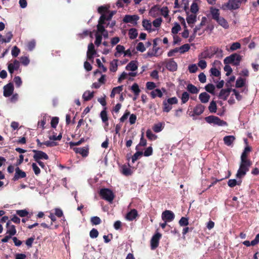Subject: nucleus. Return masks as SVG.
Segmentation results:
<instances>
[{"label":"nucleus","instance_id":"nucleus-62","mask_svg":"<svg viewBox=\"0 0 259 259\" xmlns=\"http://www.w3.org/2000/svg\"><path fill=\"white\" fill-rule=\"evenodd\" d=\"M100 116L103 122H106L108 121V118L107 112L105 110H103L101 111L100 113Z\"/></svg>","mask_w":259,"mask_h":259},{"label":"nucleus","instance_id":"nucleus-40","mask_svg":"<svg viewBox=\"0 0 259 259\" xmlns=\"http://www.w3.org/2000/svg\"><path fill=\"white\" fill-rule=\"evenodd\" d=\"M190 49V46L188 44H186L178 48L179 52L181 54H184L185 53L188 52Z\"/></svg>","mask_w":259,"mask_h":259},{"label":"nucleus","instance_id":"nucleus-23","mask_svg":"<svg viewBox=\"0 0 259 259\" xmlns=\"http://www.w3.org/2000/svg\"><path fill=\"white\" fill-rule=\"evenodd\" d=\"M162 20L160 18H158L153 21L152 23L153 29H154V31H157L160 27Z\"/></svg>","mask_w":259,"mask_h":259},{"label":"nucleus","instance_id":"nucleus-56","mask_svg":"<svg viewBox=\"0 0 259 259\" xmlns=\"http://www.w3.org/2000/svg\"><path fill=\"white\" fill-rule=\"evenodd\" d=\"M135 53L134 49L130 48L127 50H124L123 57H131Z\"/></svg>","mask_w":259,"mask_h":259},{"label":"nucleus","instance_id":"nucleus-27","mask_svg":"<svg viewBox=\"0 0 259 259\" xmlns=\"http://www.w3.org/2000/svg\"><path fill=\"white\" fill-rule=\"evenodd\" d=\"M137 215V211L136 209H133L131 210V211H130L128 213H127L126 216V219L128 221H133L136 218Z\"/></svg>","mask_w":259,"mask_h":259},{"label":"nucleus","instance_id":"nucleus-10","mask_svg":"<svg viewBox=\"0 0 259 259\" xmlns=\"http://www.w3.org/2000/svg\"><path fill=\"white\" fill-rule=\"evenodd\" d=\"M162 219L165 222H171L175 218L174 213L170 210H165L161 215Z\"/></svg>","mask_w":259,"mask_h":259},{"label":"nucleus","instance_id":"nucleus-13","mask_svg":"<svg viewBox=\"0 0 259 259\" xmlns=\"http://www.w3.org/2000/svg\"><path fill=\"white\" fill-rule=\"evenodd\" d=\"M33 152L35 153L33 158L36 161H38L41 159H48L49 158L47 154L42 151L33 150Z\"/></svg>","mask_w":259,"mask_h":259},{"label":"nucleus","instance_id":"nucleus-8","mask_svg":"<svg viewBox=\"0 0 259 259\" xmlns=\"http://www.w3.org/2000/svg\"><path fill=\"white\" fill-rule=\"evenodd\" d=\"M140 17L137 15H126L124 17L123 21L124 23H130L133 25L136 26L137 25L138 21Z\"/></svg>","mask_w":259,"mask_h":259},{"label":"nucleus","instance_id":"nucleus-61","mask_svg":"<svg viewBox=\"0 0 259 259\" xmlns=\"http://www.w3.org/2000/svg\"><path fill=\"white\" fill-rule=\"evenodd\" d=\"M143 154L142 152L138 151L132 157V161L134 163Z\"/></svg>","mask_w":259,"mask_h":259},{"label":"nucleus","instance_id":"nucleus-2","mask_svg":"<svg viewBox=\"0 0 259 259\" xmlns=\"http://www.w3.org/2000/svg\"><path fill=\"white\" fill-rule=\"evenodd\" d=\"M251 165V161H241L239 168L236 174L237 178L241 179L243 177L249 170Z\"/></svg>","mask_w":259,"mask_h":259},{"label":"nucleus","instance_id":"nucleus-48","mask_svg":"<svg viewBox=\"0 0 259 259\" xmlns=\"http://www.w3.org/2000/svg\"><path fill=\"white\" fill-rule=\"evenodd\" d=\"M146 136L150 140H155L157 138V136L154 134L150 130L147 131Z\"/></svg>","mask_w":259,"mask_h":259},{"label":"nucleus","instance_id":"nucleus-6","mask_svg":"<svg viewBox=\"0 0 259 259\" xmlns=\"http://www.w3.org/2000/svg\"><path fill=\"white\" fill-rule=\"evenodd\" d=\"M205 120L207 123L209 124H213L219 126H225L227 125L226 122L222 120L218 117L213 115L206 117Z\"/></svg>","mask_w":259,"mask_h":259},{"label":"nucleus","instance_id":"nucleus-39","mask_svg":"<svg viewBox=\"0 0 259 259\" xmlns=\"http://www.w3.org/2000/svg\"><path fill=\"white\" fill-rule=\"evenodd\" d=\"M94 96V92L89 91H85L82 95V98L84 101H89L91 100Z\"/></svg>","mask_w":259,"mask_h":259},{"label":"nucleus","instance_id":"nucleus-53","mask_svg":"<svg viewBox=\"0 0 259 259\" xmlns=\"http://www.w3.org/2000/svg\"><path fill=\"white\" fill-rule=\"evenodd\" d=\"M91 222L93 225H97L101 223V220L98 217H93L91 219Z\"/></svg>","mask_w":259,"mask_h":259},{"label":"nucleus","instance_id":"nucleus-4","mask_svg":"<svg viewBox=\"0 0 259 259\" xmlns=\"http://www.w3.org/2000/svg\"><path fill=\"white\" fill-rule=\"evenodd\" d=\"M178 103V99L174 97L168 98L163 101V111L164 112H169L172 109V105L177 104Z\"/></svg>","mask_w":259,"mask_h":259},{"label":"nucleus","instance_id":"nucleus-12","mask_svg":"<svg viewBox=\"0 0 259 259\" xmlns=\"http://www.w3.org/2000/svg\"><path fill=\"white\" fill-rule=\"evenodd\" d=\"M20 62L17 60H13L12 62L8 64V69L9 72L12 74L15 70H17L20 67Z\"/></svg>","mask_w":259,"mask_h":259},{"label":"nucleus","instance_id":"nucleus-51","mask_svg":"<svg viewBox=\"0 0 259 259\" xmlns=\"http://www.w3.org/2000/svg\"><path fill=\"white\" fill-rule=\"evenodd\" d=\"M20 53V50L17 46H14L11 51V54L13 57H17Z\"/></svg>","mask_w":259,"mask_h":259},{"label":"nucleus","instance_id":"nucleus-3","mask_svg":"<svg viewBox=\"0 0 259 259\" xmlns=\"http://www.w3.org/2000/svg\"><path fill=\"white\" fill-rule=\"evenodd\" d=\"M247 0H229L228 2L223 4L222 9L226 10H236L239 8L241 4Z\"/></svg>","mask_w":259,"mask_h":259},{"label":"nucleus","instance_id":"nucleus-46","mask_svg":"<svg viewBox=\"0 0 259 259\" xmlns=\"http://www.w3.org/2000/svg\"><path fill=\"white\" fill-rule=\"evenodd\" d=\"M117 60H113L110 64V70L111 71L115 72L117 69Z\"/></svg>","mask_w":259,"mask_h":259},{"label":"nucleus","instance_id":"nucleus-26","mask_svg":"<svg viewBox=\"0 0 259 259\" xmlns=\"http://www.w3.org/2000/svg\"><path fill=\"white\" fill-rule=\"evenodd\" d=\"M210 98V96L206 92L202 93L199 96V99L202 103H207Z\"/></svg>","mask_w":259,"mask_h":259},{"label":"nucleus","instance_id":"nucleus-7","mask_svg":"<svg viewBox=\"0 0 259 259\" xmlns=\"http://www.w3.org/2000/svg\"><path fill=\"white\" fill-rule=\"evenodd\" d=\"M100 194L103 199L111 202L114 198V194L112 191L108 189H102L100 191Z\"/></svg>","mask_w":259,"mask_h":259},{"label":"nucleus","instance_id":"nucleus-41","mask_svg":"<svg viewBox=\"0 0 259 259\" xmlns=\"http://www.w3.org/2000/svg\"><path fill=\"white\" fill-rule=\"evenodd\" d=\"M187 89L192 94H197L199 91V89L192 84H189L187 87Z\"/></svg>","mask_w":259,"mask_h":259},{"label":"nucleus","instance_id":"nucleus-60","mask_svg":"<svg viewBox=\"0 0 259 259\" xmlns=\"http://www.w3.org/2000/svg\"><path fill=\"white\" fill-rule=\"evenodd\" d=\"M99 235L98 231L96 229H93L90 232V236L91 238H96Z\"/></svg>","mask_w":259,"mask_h":259},{"label":"nucleus","instance_id":"nucleus-50","mask_svg":"<svg viewBox=\"0 0 259 259\" xmlns=\"http://www.w3.org/2000/svg\"><path fill=\"white\" fill-rule=\"evenodd\" d=\"M181 30V26L178 23H175L171 29V33L176 35Z\"/></svg>","mask_w":259,"mask_h":259},{"label":"nucleus","instance_id":"nucleus-47","mask_svg":"<svg viewBox=\"0 0 259 259\" xmlns=\"http://www.w3.org/2000/svg\"><path fill=\"white\" fill-rule=\"evenodd\" d=\"M159 49V48L158 47H153L152 52H148L146 55L148 57L157 56V52Z\"/></svg>","mask_w":259,"mask_h":259},{"label":"nucleus","instance_id":"nucleus-54","mask_svg":"<svg viewBox=\"0 0 259 259\" xmlns=\"http://www.w3.org/2000/svg\"><path fill=\"white\" fill-rule=\"evenodd\" d=\"M189 94L186 92H184L182 94V97H181V100H182V103L183 104L186 103L189 100Z\"/></svg>","mask_w":259,"mask_h":259},{"label":"nucleus","instance_id":"nucleus-17","mask_svg":"<svg viewBox=\"0 0 259 259\" xmlns=\"http://www.w3.org/2000/svg\"><path fill=\"white\" fill-rule=\"evenodd\" d=\"M74 151L81 155L83 157H87L89 154V147L88 146L82 148H74Z\"/></svg>","mask_w":259,"mask_h":259},{"label":"nucleus","instance_id":"nucleus-35","mask_svg":"<svg viewBox=\"0 0 259 259\" xmlns=\"http://www.w3.org/2000/svg\"><path fill=\"white\" fill-rule=\"evenodd\" d=\"M123 90V85H120L114 88L110 94L111 98H114L115 95L119 94Z\"/></svg>","mask_w":259,"mask_h":259},{"label":"nucleus","instance_id":"nucleus-36","mask_svg":"<svg viewBox=\"0 0 259 259\" xmlns=\"http://www.w3.org/2000/svg\"><path fill=\"white\" fill-rule=\"evenodd\" d=\"M164 126V123L162 122H158L155 123L153 126V130L155 133H159L161 132Z\"/></svg>","mask_w":259,"mask_h":259},{"label":"nucleus","instance_id":"nucleus-1","mask_svg":"<svg viewBox=\"0 0 259 259\" xmlns=\"http://www.w3.org/2000/svg\"><path fill=\"white\" fill-rule=\"evenodd\" d=\"M105 17L104 15L101 16L98 24L97 25V31L96 33V40L95 42V45L98 47L101 44L102 36L105 38L108 37V32L105 30V26H104Z\"/></svg>","mask_w":259,"mask_h":259},{"label":"nucleus","instance_id":"nucleus-24","mask_svg":"<svg viewBox=\"0 0 259 259\" xmlns=\"http://www.w3.org/2000/svg\"><path fill=\"white\" fill-rule=\"evenodd\" d=\"M149 15L152 17H156L160 15V8L155 6L153 7L149 11Z\"/></svg>","mask_w":259,"mask_h":259},{"label":"nucleus","instance_id":"nucleus-31","mask_svg":"<svg viewBox=\"0 0 259 259\" xmlns=\"http://www.w3.org/2000/svg\"><path fill=\"white\" fill-rule=\"evenodd\" d=\"M246 81V78L239 77L236 80L235 87L238 88L243 87L245 85Z\"/></svg>","mask_w":259,"mask_h":259},{"label":"nucleus","instance_id":"nucleus-64","mask_svg":"<svg viewBox=\"0 0 259 259\" xmlns=\"http://www.w3.org/2000/svg\"><path fill=\"white\" fill-rule=\"evenodd\" d=\"M136 49L141 52H144L146 50V48L144 44L142 42H139L136 47Z\"/></svg>","mask_w":259,"mask_h":259},{"label":"nucleus","instance_id":"nucleus-44","mask_svg":"<svg viewBox=\"0 0 259 259\" xmlns=\"http://www.w3.org/2000/svg\"><path fill=\"white\" fill-rule=\"evenodd\" d=\"M131 90L133 92L135 95L138 96L141 92L139 85L137 83H134L131 87Z\"/></svg>","mask_w":259,"mask_h":259},{"label":"nucleus","instance_id":"nucleus-49","mask_svg":"<svg viewBox=\"0 0 259 259\" xmlns=\"http://www.w3.org/2000/svg\"><path fill=\"white\" fill-rule=\"evenodd\" d=\"M208 109L209 111L211 113H215L217 111V107L216 103L212 101L210 102L209 106L208 107Z\"/></svg>","mask_w":259,"mask_h":259},{"label":"nucleus","instance_id":"nucleus-9","mask_svg":"<svg viewBox=\"0 0 259 259\" xmlns=\"http://www.w3.org/2000/svg\"><path fill=\"white\" fill-rule=\"evenodd\" d=\"M212 65V67L210 70L211 74L216 77L219 76L221 72L218 68L220 67L221 65V62L220 61L215 60L214 61Z\"/></svg>","mask_w":259,"mask_h":259},{"label":"nucleus","instance_id":"nucleus-33","mask_svg":"<svg viewBox=\"0 0 259 259\" xmlns=\"http://www.w3.org/2000/svg\"><path fill=\"white\" fill-rule=\"evenodd\" d=\"M230 92L229 89H223L221 91L219 94V98L224 100H226L229 96Z\"/></svg>","mask_w":259,"mask_h":259},{"label":"nucleus","instance_id":"nucleus-45","mask_svg":"<svg viewBox=\"0 0 259 259\" xmlns=\"http://www.w3.org/2000/svg\"><path fill=\"white\" fill-rule=\"evenodd\" d=\"M241 183V181L240 180L237 181L235 179H230L228 181V184L229 187H234L236 185H240Z\"/></svg>","mask_w":259,"mask_h":259},{"label":"nucleus","instance_id":"nucleus-22","mask_svg":"<svg viewBox=\"0 0 259 259\" xmlns=\"http://www.w3.org/2000/svg\"><path fill=\"white\" fill-rule=\"evenodd\" d=\"M95 54L96 51L94 49V46L93 43H90L88 46L87 57L89 59H91Z\"/></svg>","mask_w":259,"mask_h":259},{"label":"nucleus","instance_id":"nucleus-18","mask_svg":"<svg viewBox=\"0 0 259 259\" xmlns=\"http://www.w3.org/2000/svg\"><path fill=\"white\" fill-rule=\"evenodd\" d=\"M166 68L170 71H175L177 69V63L173 60H169L166 64Z\"/></svg>","mask_w":259,"mask_h":259},{"label":"nucleus","instance_id":"nucleus-37","mask_svg":"<svg viewBox=\"0 0 259 259\" xmlns=\"http://www.w3.org/2000/svg\"><path fill=\"white\" fill-rule=\"evenodd\" d=\"M150 95L152 98H155L157 97L161 98L163 96V93L160 89H157L152 91Z\"/></svg>","mask_w":259,"mask_h":259},{"label":"nucleus","instance_id":"nucleus-57","mask_svg":"<svg viewBox=\"0 0 259 259\" xmlns=\"http://www.w3.org/2000/svg\"><path fill=\"white\" fill-rule=\"evenodd\" d=\"M198 5L196 3H193L190 8L191 12L195 14L198 11Z\"/></svg>","mask_w":259,"mask_h":259},{"label":"nucleus","instance_id":"nucleus-34","mask_svg":"<svg viewBox=\"0 0 259 259\" xmlns=\"http://www.w3.org/2000/svg\"><path fill=\"white\" fill-rule=\"evenodd\" d=\"M218 23L223 28L227 29L229 27L228 22L222 17H220L216 20Z\"/></svg>","mask_w":259,"mask_h":259},{"label":"nucleus","instance_id":"nucleus-28","mask_svg":"<svg viewBox=\"0 0 259 259\" xmlns=\"http://www.w3.org/2000/svg\"><path fill=\"white\" fill-rule=\"evenodd\" d=\"M207 21V19L205 17H203L201 19L200 23L197 25L194 29L193 31L194 32V34H196V33L199 31L201 27L203 26H205L206 25Z\"/></svg>","mask_w":259,"mask_h":259},{"label":"nucleus","instance_id":"nucleus-20","mask_svg":"<svg viewBox=\"0 0 259 259\" xmlns=\"http://www.w3.org/2000/svg\"><path fill=\"white\" fill-rule=\"evenodd\" d=\"M26 176L24 171L21 170L19 167H17L15 169V174L13 179L14 181H16L19 179L25 178Z\"/></svg>","mask_w":259,"mask_h":259},{"label":"nucleus","instance_id":"nucleus-11","mask_svg":"<svg viewBox=\"0 0 259 259\" xmlns=\"http://www.w3.org/2000/svg\"><path fill=\"white\" fill-rule=\"evenodd\" d=\"M161 236V235L160 233H157L152 237L151 240V247L152 249H155L158 247Z\"/></svg>","mask_w":259,"mask_h":259},{"label":"nucleus","instance_id":"nucleus-38","mask_svg":"<svg viewBox=\"0 0 259 259\" xmlns=\"http://www.w3.org/2000/svg\"><path fill=\"white\" fill-rule=\"evenodd\" d=\"M121 172L125 176H129L132 174V170L129 166L124 165L121 167Z\"/></svg>","mask_w":259,"mask_h":259},{"label":"nucleus","instance_id":"nucleus-16","mask_svg":"<svg viewBox=\"0 0 259 259\" xmlns=\"http://www.w3.org/2000/svg\"><path fill=\"white\" fill-rule=\"evenodd\" d=\"M205 107L202 104H197L193 109V113L191 116L200 115L204 111Z\"/></svg>","mask_w":259,"mask_h":259},{"label":"nucleus","instance_id":"nucleus-25","mask_svg":"<svg viewBox=\"0 0 259 259\" xmlns=\"http://www.w3.org/2000/svg\"><path fill=\"white\" fill-rule=\"evenodd\" d=\"M7 230L6 234H9L11 236L15 235L16 233L15 227L13 225H10L9 223H7Z\"/></svg>","mask_w":259,"mask_h":259},{"label":"nucleus","instance_id":"nucleus-14","mask_svg":"<svg viewBox=\"0 0 259 259\" xmlns=\"http://www.w3.org/2000/svg\"><path fill=\"white\" fill-rule=\"evenodd\" d=\"M14 91V87L12 83H9L5 85L4 88V96L5 97H9L13 93Z\"/></svg>","mask_w":259,"mask_h":259},{"label":"nucleus","instance_id":"nucleus-32","mask_svg":"<svg viewBox=\"0 0 259 259\" xmlns=\"http://www.w3.org/2000/svg\"><path fill=\"white\" fill-rule=\"evenodd\" d=\"M210 12L212 18L215 21L221 17L220 16L219 10L218 9L211 8Z\"/></svg>","mask_w":259,"mask_h":259},{"label":"nucleus","instance_id":"nucleus-19","mask_svg":"<svg viewBox=\"0 0 259 259\" xmlns=\"http://www.w3.org/2000/svg\"><path fill=\"white\" fill-rule=\"evenodd\" d=\"M197 20V17L196 14H192L190 15H188L186 18V21L189 25L191 27H193L194 24L195 23Z\"/></svg>","mask_w":259,"mask_h":259},{"label":"nucleus","instance_id":"nucleus-43","mask_svg":"<svg viewBox=\"0 0 259 259\" xmlns=\"http://www.w3.org/2000/svg\"><path fill=\"white\" fill-rule=\"evenodd\" d=\"M129 37L132 39L136 38L138 36L137 30L135 28H131L128 31Z\"/></svg>","mask_w":259,"mask_h":259},{"label":"nucleus","instance_id":"nucleus-29","mask_svg":"<svg viewBox=\"0 0 259 259\" xmlns=\"http://www.w3.org/2000/svg\"><path fill=\"white\" fill-rule=\"evenodd\" d=\"M224 143L228 146H231L235 140V137L233 136H227L224 138Z\"/></svg>","mask_w":259,"mask_h":259},{"label":"nucleus","instance_id":"nucleus-15","mask_svg":"<svg viewBox=\"0 0 259 259\" xmlns=\"http://www.w3.org/2000/svg\"><path fill=\"white\" fill-rule=\"evenodd\" d=\"M142 26L144 29L149 32L154 31V29H153L152 23L150 20L143 19L142 21Z\"/></svg>","mask_w":259,"mask_h":259},{"label":"nucleus","instance_id":"nucleus-63","mask_svg":"<svg viewBox=\"0 0 259 259\" xmlns=\"http://www.w3.org/2000/svg\"><path fill=\"white\" fill-rule=\"evenodd\" d=\"M160 14L163 16L164 17H167L168 15V10L167 7H162L160 9Z\"/></svg>","mask_w":259,"mask_h":259},{"label":"nucleus","instance_id":"nucleus-55","mask_svg":"<svg viewBox=\"0 0 259 259\" xmlns=\"http://www.w3.org/2000/svg\"><path fill=\"white\" fill-rule=\"evenodd\" d=\"M198 68L196 64H191L188 67V70L190 73H194L197 72Z\"/></svg>","mask_w":259,"mask_h":259},{"label":"nucleus","instance_id":"nucleus-30","mask_svg":"<svg viewBox=\"0 0 259 259\" xmlns=\"http://www.w3.org/2000/svg\"><path fill=\"white\" fill-rule=\"evenodd\" d=\"M137 69V62L134 61L130 62L126 66V69L128 71H134Z\"/></svg>","mask_w":259,"mask_h":259},{"label":"nucleus","instance_id":"nucleus-42","mask_svg":"<svg viewBox=\"0 0 259 259\" xmlns=\"http://www.w3.org/2000/svg\"><path fill=\"white\" fill-rule=\"evenodd\" d=\"M213 54H210L208 50L203 51L198 56L199 59L210 58L212 56Z\"/></svg>","mask_w":259,"mask_h":259},{"label":"nucleus","instance_id":"nucleus-59","mask_svg":"<svg viewBox=\"0 0 259 259\" xmlns=\"http://www.w3.org/2000/svg\"><path fill=\"white\" fill-rule=\"evenodd\" d=\"M35 47V41L32 40L27 43V47L28 51H31Z\"/></svg>","mask_w":259,"mask_h":259},{"label":"nucleus","instance_id":"nucleus-5","mask_svg":"<svg viewBox=\"0 0 259 259\" xmlns=\"http://www.w3.org/2000/svg\"><path fill=\"white\" fill-rule=\"evenodd\" d=\"M241 60L240 55L237 54H233L228 57H227L224 60L225 64H232L235 66H238Z\"/></svg>","mask_w":259,"mask_h":259},{"label":"nucleus","instance_id":"nucleus-21","mask_svg":"<svg viewBox=\"0 0 259 259\" xmlns=\"http://www.w3.org/2000/svg\"><path fill=\"white\" fill-rule=\"evenodd\" d=\"M125 48L120 45H118L116 47V52L114 53V56L116 58L120 57L121 55H124Z\"/></svg>","mask_w":259,"mask_h":259},{"label":"nucleus","instance_id":"nucleus-52","mask_svg":"<svg viewBox=\"0 0 259 259\" xmlns=\"http://www.w3.org/2000/svg\"><path fill=\"white\" fill-rule=\"evenodd\" d=\"M212 52H213V55L217 54L218 56H220L221 57H222L223 56V50L219 48H213L212 49Z\"/></svg>","mask_w":259,"mask_h":259},{"label":"nucleus","instance_id":"nucleus-58","mask_svg":"<svg viewBox=\"0 0 259 259\" xmlns=\"http://www.w3.org/2000/svg\"><path fill=\"white\" fill-rule=\"evenodd\" d=\"M205 89L207 92L213 94L215 90V87L212 84H208L205 86Z\"/></svg>","mask_w":259,"mask_h":259}]
</instances>
